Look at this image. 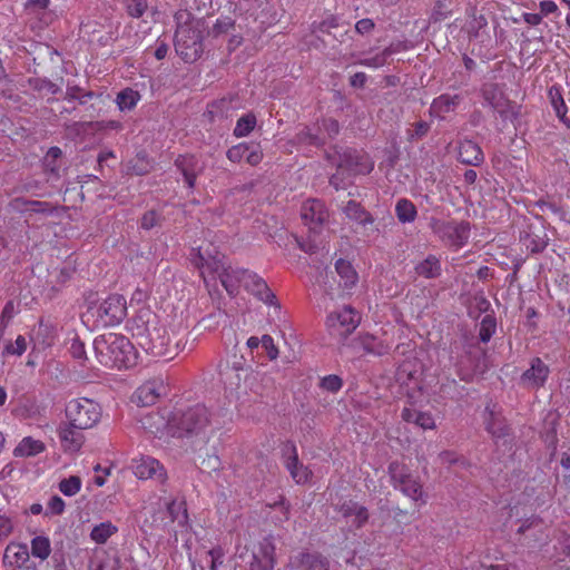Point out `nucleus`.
<instances>
[{"label":"nucleus","instance_id":"0eeeda50","mask_svg":"<svg viewBox=\"0 0 570 570\" xmlns=\"http://www.w3.org/2000/svg\"><path fill=\"white\" fill-rule=\"evenodd\" d=\"M391 483L395 490L412 499L417 507L426 504L428 495L417 476H414L411 469L400 461H392L387 466Z\"/></svg>","mask_w":570,"mask_h":570},{"label":"nucleus","instance_id":"f704fd0d","mask_svg":"<svg viewBox=\"0 0 570 570\" xmlns=\"http://www.w3.org/2000/svg\"><path fill=\"white\" fill-rule=\"evenodd\" d=\"M395 214L401 223H412L416 218L417 210L411 200L401 198L396 203Z\"/></svg>","mask_w":570,"mask_h":570},{"label":"nucleus","instance_id":"3c124183","mask_svg":"<svg viewBox=\"0 0 570 570\" xmlns=\"http://www.w3.org/2000/svg\"><path fill=\"white\" fill-rule=\"evenodd\" d=\"M342 386L343 380L335 374L326 375L320 382V387L331 393H337Z\"/></svg>","mask_w":570,"mask_h":570},{"label":"nucleus","instance_id":"79ce46f5","mask_svg":"<svg viewBox=\"0 0 570 570\" xmlns=\"http://www.w3.org/2000/svg\"><path fill=\"white\" fill-rule=\"evenodd\" d=\"M481 91L484 101L491 108L507 97L498 83H485Z\"/></svg>","mask_w":570,"mask_h":570},{"label":"nucleus","instance_id":"cd10ccee","mask_svg":"<svg viewBox=\"0 0 570 570\" xmlns=\"http://www.w3.org/2000/svg\"><path fill=\"white\" fill-rule=\"evenodd\" d=\"M342 210L350 220H353L363 227L374 223L373 215L356 200H348L342 207Z\"/></svg>","mask_w":570,"mask_h":570},{"label":"nucleus","instance_id":"a18cd8bd","mask_svg":"<svg viewBox=\"0 0 570 570\" xmlns=\"http://www.w3.org/2000/svg\"><path fill=\"white\" fill-rule=\"evenodd\" d=\"M17 525V520L12 515L0 513V544L12 535Z\"/></svg>","mask_w":570,"mask_h":570},{"label":"nucleus","instance_id":"9d476101","mask_svg":"<svg viewBox=\"0 0 570 570\" xmlns=\"http://www.w3.org/2000/svg\"><path fill=\"white\" fill-rule=\"evenodd\" d=\"M174 428L177 438L206 432L210 426V413L204 405H196L186 411H173Z\"/></svg>","mask_w":570,"mask_h":570},{"label":"nucleus","instance_id":"bf43d9fd","mask_svg":"<svg viewBox=\"0 0 570 570\" xmlns=\"http://www.w3.org/2000/svg\"><path fill=\"white\" fill-rule=\"evenodd\" d=\"M415 424L424 430L435 426L434 419L430 413L416 411Z\"/></svg>","mask_w":570,"mask_h":570},{"label":"nucleus","instance_id":"f3484780","mask_svg":"<svg viewBox=\"0 0 570 570\" xmlns=\"http://www.w3.org/2000/svg\"><path fill=\"white\" fill-rule=\"evenodd\" d=\"M301 217L312 232L317 233L328 220V210L322 200L308 199L302 206Z\"/></svg>","mask_w":570,"mask_h":570},{"label":"nucleus","instance_id":"b1692460","mask_svg":"<svg viewBox=\"0 0 570 570\" xmlns=\"http://www.w3.org/2000/svg\"><path fill=\"white\" fill-rule=\"evenodd\" d=\"M29 560L28 547L19 542H10L3 553L2 562L3 566L17 570L23 567Z\"/></svg>","mask_w":570,"mask_h":570},{"label":"nucleus","instance_id":"4d7b16f0","mask_svg":"<svg viewBox=\"0 0 570 570\" xmlns=\"http://www.w3.org/2000/svg\"><path fill=\"white\" fill-rule=\"evenodd\" d=\"M488 24V20L484 16H473L472 20L469 23V33L473 38H478L480 35V31L485 28Z\"/></svg>","mask_w":570,"mask_h":570},{"label":"nucleus","instance_id":"5701e85b","mask_svg":"<svg viewBox=\"0 0 570 570\" xmlns=\"http://www.w3.org/2000/svg\"><path fill=\"white\" fill-rule=\"evenodd\" d=\"M458 160L464 165L478 167L484 161V154L475 141L462 139L459 141Z\"/></svg>","mask_w":570,"mask_h":570},{"label":"nucleus","instance_id":"473e14b6","mask_svg":"<svg viewBox=\"0 0 570 570\" xmlns=\"http://www.w3.org/2000/svg\"><path fill=\"white\" fill-rule=\"evenodd\" d=\"M460 100L461 99L458 95H441L433 100L430 107V115L442 118L443 114L453 111L454 108L459 105Z\"/></svg>","mask_w":570,"mask_h":570},{"label":"nucleus","instance_id":"9b49d317","mask_svg":"<svg viewBox=\"0 0 570 570\" xmlns=\"http://www.w3.org/2000/svg\"><path fill=\"white\" fill-rule=\"evenodd\" d=\"M430 225L433 233L450 246L462 247L469 238L470 223L468 222L432 219Z\"/></svg>","mask_w":570,"mask_h":570},{"label":"nucleus","instance_id":"a211bd4d","mask_svg":"<svg viewBox=\"0 0 570 570\" xmlns=\"http://www.w3.org/2000/svg\"><path fill=\"white\" fill-rule=\"evenodd\" d=\"M335 511L350 521L355 529L363 528L370 518L368 510L351 499L340 500L335 504Z\"/></svg>","mask_w":570,"mask_h":570},{"label":"nucleus","instance_id":"603ef678","mask_svg":"<svg viewBox=\"0 0 570 570\" xmlns=\"http://www.w3.org/2000/svg\"><path fill=\"white\" fill-rule=\"evenodd\" d=\"M27 340L24 336L19 335L14 342H10L4 347V353L8 355L21 356L27 351Z\"/></svg>","mask_w":570,"mask_h":570},{"label":"nucleus","instance_id":"de8ad7c7","mask_svg":"<svg viewBox=\"0 0 570 570\" xmlns=\"http://www.w3.org/2000/svg\"><path fill=\"white\" fill-rule=\"evenodd\" d=\"M17 312L18 309L16 304L12 301L7 302L0 314V337L3 336Z\"/></svg>","mask_w":570,"mask_h":570},{"label":"nucleus","instance_id":"a19ab883","mask_svg":"<svg viewBox=\"0 0 570 570\" xmlns=\"http://www.w3.org/2000/svg\"><path fill=\"white\" fill-rule=\"evenodd\" d=\"M51 552V544L49 538L45 535H37L31 540V553L33 557L46 560Z\"/></svg>","mask_w":570,"mask_h":570},{"label":"nucleus","instance_id":"09e8293b","mask_svg":"<svg viewBox=\"0 0 570 570\" xmlns=\"http://www.w3.org/2000/svg\"><path fill=\"white\" fill-rule=\"evenodd\" d=\"M227 158L233 163H240L243 159L249 160V147L246 142L233 146L227 151Z\"/></svg>","mask_w":570,"mask_h":570},{"label":"nucleus","instance_id":"1a4fd4ad","mask_svg":"<svg viewBox=\"0 0 570 570\" xmlns=\"http://www.w3.org/2000/svg\"><path fill=\"white\" fill-rule=\"evenodd\" d=\"M102 410L99 403L88 397L69 401L66 407L68 422L78 430L96 426L101 419Z\"/></svg>","mask_w":570,"mask_h":570},{"label":"nucleus","instance_id":"37998d69","mask_svg":"<svg viewBox=\"0 0 570 570\" xmlns=\"http://www.w3.org/2000/svg\"><path fill=\"white\" fill-rule=\"evenodd\" d=\"M167 510L173 521L184 524L187 521L186 503L183 500L173 499L167 503Z\"/></svg>","mask_w":570,"mask_h":570},{"label":"nucleus","instance_id":"4468645a","mask_svg":"<svg viewBox=\"0 0 570 570\" xmlns=\"http://www.w3.org/2000/svg\"><path fill=\"white\" fill-rule=\"evenodd\" d=\"M360 314L351 306H344L340 312L327 316L326 324L331 331H337L338 335L346 338L358 326Z\"/></svg>","mask_w":570,"mask_h":570},{"label":"nucleus","instance_id":"8fccbe9b","mask_svg":"<svg viewBox=\"0 0 570 570\" xmlns=\"http://www.w3.org/2000/svg\"><path fill=\"white\" fill-rule=\"evenodd\" d=\"M430 124L423 120H420L413 125V129L407 130V140L409 141H417L424 138L430 131Z\"/></svg>","mask_w":570,"mask_h":570},{"label":"nucleus","instance_id":"58836bf2","mask_svg":"<svg viewBox=\"0 0 570 570\" xmlns=\"http://www.w3.org/2000/svg\"><path fill=\"white\" fill-rule=\"evenodd\" d=\"M521 242L531 254L542 253L548 246L547 236H539L534 233H525L524 236L521 237Z\"/></svg>","mask_w":570,"mask_h":570},{"label":"nucleus","instance_id":"2eb2a0df","mask_svg":"<svg viewBox=\"0 0 570 570\" xmlns=\"http://www.w3.org/2000/svg\"><path fill=\"white\" fill-rule=\"evenodd\" d=\"M168 392V385L160 377L141 384L134 393L132 401L140 406H150Z\"/></svg>","mask_w":570,"mask_h":570},{"label":"nucleus","instance_id":"20e7f679","mask_svg":"<svg viewBox=\"0 0 570 570\" xmlns=\"http://www.w3.org/2000/svg\"><path fill=\"white\" fill-rule=\"evenodd\" d=\"M94 350L98 362L110 368L126 370L136 365L138 353L126 336L107 333L97 336Z\"/></svg>","mask_w":570,"mask_h":570},{"label":"nucleus","instance_id":"4be33fe9","mask_svg":"<svg viewBox=\"0 0 570 570\" xmlns=\"http://www.w3.org/2000/svg\"><path fill=\"white\" fill-rule=\"evenodd\" d=\"M484 426L485 431L492 435L493 439H502L510 435L511 429L507 424L504 417L495 412L494 406L487 405L484 410Z\"/></svg>","mask_w":570,"mask_h":570},{"label":"nucleus","instance_id":"f257e3e1","mask_svg":"<svg viewBox=\"0 0 570 570\" xmlns=\"http://www.w3.org/2000/svg\"><path fill=\"white\" fill-rule=\"evenodd\" d=\"M130 331L139 346L155 357L173 358L179 351V344H171L174 331L150 308H140L132 318Z\"/></svg>","mask_w":570,"mask_h":570},{"label":"nucleus","instance_id":"ddd939ff","mask_svg":"<svg viewBox=\"0 0 570 570\" xmlns=\"http://www.w3.org/2000/svg\"><path fill=\"white\" fill-rule=\"evenodd\" d=\"M130 469L140 480L153 479L163 483L167 479V472L164 465L157 459L149 455H140L132 459Z\"/></svg>","mask_w":570,"mask_h":570},{"label":"nucleus","instance_id":"ea45409f","mask_svg":"<svg viewBox=\"0 0 570 570\" xmlns=\"http://www.w3.org/2000/svg\"><path fill=\"white\" fill-rule=\"evenodd\" d=\"M492 109L498 112L500 118L503 121L510 120L513 121L518 117V106L515 102L511 101L505 97L503 100H501L499 104L492 107Z\"/></svg>","mask_w":570,"mask_h":570},{"label":"nucleus","instance_id":"72a5a7b5","mask_svg":"<svg viewBox=\"0 0 570 570\" xmlns=\"http://www.w3.org/2000/svg\"><path fill=\"white\" fill-rule=\"evenodd\" d=\"M117 525L110 521H105L92 528L90 539L97 544H104L109 540V538L117 533Z\"/></svg>","mask_w":570,"mask_h":570},{"label":"nucleus","instance_id":"4c0bfd02","mask_svg":"<svg viewBox=\"0 0 570 570\" xmlns=\"http://www.w3.org/2000/svg\"><path fill=\"white\" fill-rule=\"evenodd\" d=\"M335 269L337 274L344 279V286L351 287L355 285L357 281V273L348 261L340 258L335 263Z\"/></svg>","mask_w":570,"mask_h":570},{"label":"nucleus","instance_id":"5fc2aeb1","mask_svg":"<svg viewBox=\"0 0 570 570\" xmlns=\"http://www.w3.org/2000/svg\"><path fill=\"white\" fill-rule=\"evenodd\" d=\"M261 347L265 351L267 357L273 361L278 357V348L274 344L272 336L265 334L261 338Z\"/></svg>","mask_w":570,"mask_h":570},{"label":"nucleus","instance_id":"338daca9","mask_svg":"<svg viewBox=\"0 0 570 570\" xmlns=\"http://www.w3.org/2000/svg\"><path fill=\"white\" fill-rule=\"evenodd\" d=\"M234 134L237 137H245L249 134V116H243L238 121L234 129Z\"/></svg>","mask_w":570,"mask_h":570},{"label":"nucleus","instance_id":"aec40b11","mask_svg":"<svg viewBox=\"0 0 570 570\" xmlns=\"http://www.w3.org/2000/svg\"><path fill=\"white\" fill-rule=\"evenodd\" d=\"M261 517L275 525H281L289 519V503L283 494H278L277 500L264 504Z\"/></svg>","mask_w":570,"mask_h":570},{"label":"nucleus","instance_id":"423d86ee","mask_svg":"<svg viewBox=\"0 0 570 570\" xmlns=\"http://www.w3.org/2000/svg\"><path fill=\"white\" fill-rule=\"evenodd\" d=\"M203 30L204 23L195 19L178 26L175 35V49L186 62H193L200 57Z\"/></svg>","mask_w":570,"mask_h":570},{"label":"nucleus","instance_id":"c756f323","mask_svg":"<svg viewBox=\"0 0 570 570\" xmlns=\"http://www.w3.org/2000/svg\"><path fill=\"white\" fill-rule=\"evenodd\" d=\"M46 450V444L32 436H24L13 449V455L16 458H30L36 456Z\"/></svg>","mask_w":570,"mask_h":570},{"label":"nucleus","instance_id":"bb28decb","mask_svg":"<svg viewBox=\"0 0 570 570\" xmlns=\"http://www.w3.org/2000/svg\"><path fill=\"white\" fill-rule=\"evenodd\" d=\"M58 436L65 452H78L85 442V435L70 423L59 430Z\"/></svg>","mask_w":570,"mask_h":570},{"label":"nucleus","instance_id":"6e6d98bb","mask_svg":"<svg viewBox=\"0 0 570 570\" xmlns=\"http://www.w3.org/2000/svg\"><path fill=\"white\" fill-rule=\"evenodd\" d=\"M147 0H129L127 11L134 18H140L147 10Z\"/></svg>","mask_w":570,"mask_h":570},{"label":"nucleus","instance_id":"7c9ffc66","mask_svg":"<svg viewBox=\"0 0 570 570\" xmlns=\"http://www.w3.org/2000/svg\"><path fill=\"white\" fill-rule=\"evenodd\" d=\"M414 271L424 278H438L442 273L441 261L438 256L430 254L425 259L415 265Z\"/></svg>","mask_w":570,"mask_h":570},{"label":"nucleus","instance_id":"e433bc0d","mask_svg":"<svg viewBox=\"0 0 570 570\" xmlns=\"http://www.w3.org/2000/svg\"><path fill=\"white\" fill-rule=\"evenodd\" d=\"M301 570H328V562L326 558L318 553H303Z\"/></svg>","mask_w":570,"mask_h":570},{"label":"nucleus","instance_id":"c85d7f7f","mask_svg":"<svg viewBox=\"0 0 570 570\" xmlns=\"http://www.w3.org/2000/svg\"><path fill=\"white\" fill-rule=\"evenodd\" d=\"M252 296H255L269 306L279 307L276 295L272 292L267 283L256 274H252Z\"/></svg>","mask_w":570,"mask_h":570},{"label":"nucleus","instance_id":"a878e982","mask_svg":"<svg viewBox=\"0 0 570 570\" xmlns=\"http://www.w3.org/2000/svg\"><path fill=\"white\" fill-rule=\"evenodd\" d=\"M354 350H362L367 354L382 356L389 353V346L372 334L365 333L352 340Z\"/></svg>","mask_w":570,"mask_h":570},{"label":"nucleus","instance_id":"f03ea898","mask_svg":"<svg viewBox=\"0 0 570 570\" xmlns=\"http://www.w3.org/2000/svg\"><path fill=\"white\" fill-rule=\"evenodd\" d=\"M223 259L224 255L213 244H204L190 254L193 265L198 268L207 286H215L219 279L227 293L235 295L246 272L227 267Z\"/></svg>","mask_w":570,"mask_h":570},{"label":"nucleus","instance_id":"dca6fc26","mask_svg":"<svg viewBox=\"0 0 570 570\" xmlns=\"http://www.w3.org/2000/svg\"><path fill=\"white\" fill-rule=\"evenodd\" d=\"M549 374V366L540 357H533L529 368L521 374L519 384L527 390H538L544 386Z\"/></svg>","mask_w":570,"mask_h":570},{"label":"nucleus","instance_id":"052dcab7","mask_svg":"<svg viewBox=\"0 0 570 570\" xmlns=\"http://www.w3.org/2000/svg\"><path fill=\"white\" fill-rule=\"evenodd\" d=\"M537 205L541 208L542 212H551L552 214L557 215L561 220L566 217V212L562 209V207L558 206L556 203L539 200Z\"/></svg>","mask_w":570,"mask_h":570},{"label":"nucleus","instance_id":"774afa93","mask_svg":"<svg viewBox=\"0 0 570 570\" xmlns=\"http://www.w3.org/2000/svg\"><path fill=\"white\" fill-rule=\"evenodd\" d=\"M159 216L156 212H147L141 218V227L144 229H150L158 224Z\"/></svg>","mask_w":570,"mask_h":570},{"label":"nucleus","instance_id":"49530a36","mask_svg":"<svg viewBox=\"0 0 570 570\" xmlns=\"http://www.w3.org/2000/svg\"><path fill=\"white\" fill-rule=\"evenodd\" d=\"M497 330V321L493 315H485L480 323L479 338L488 343Z\"/></svg>","mask_w":570,"mask_h":570},{"label":"nucleus","instance_id":"6e6552de","mask_svg":"<svg viewBox=\"0 0 570 570\" xmlns=\"http://www.w3.org/2000/svg\"><path fill=\"white\" fill-rule=\"evenodd\" d=\"M325 156L332 165L347 175L368 174L373 168L367 164V157L354 148L335 145L326 150Z\"/></svg>","mask_w":570,"mask_h":570},{"label":"nucleus","instance_id":"f8f14e48","mask_svg":"<svg viewBox=\"0 0 570 570\" xmlns=\"http://www.w3.org/2000/svg\"><path fill=\"white\" fill-rule=\"evenodd\" d=\"M142 428L158 439L177 435L174 428L173 411L149 413L141 419Z\"/></svg>","mask_w":570,"mask_h":570},{"label":"nucleus","instance_id":"7ed1b4c3","mask_svg":"<svg viewBox=\"0 0 570 570\" xmlns=\"http://www.w3.org/2000/svg\"><path fill=\"white\" fill-rule=\"evenodd\" d=\"M249 338L243 344H236L227 354L222 377L226 396L230 401L246 403L249 392Z\"/></svg>","mask_w":570,"mask_h":570},{"label":"nucleus","instance_id":"0e129e2a","mask_svg":"<svg viewBox=\"0 0 570 570\" xmlns=\"http://www.w3.org/2000/svg\"><path fill=\"white\" fill-rule=\"evenodd\" d=\"M230 28H233V22L230 21V19H218L212 29V33L214 35V37H218L227 32Z\"/></svg>","mask_w":570,"mask_h":570},{"label":"nucleus","instance_id":"c03bdc74","mask_svg":"<svg viewBox=\"0 0 570 570\" xmlns=\"http://www.w3.org/2000/svg\"><path fill=\"white\" fill-rule=\"evenodd\" d=\"M81 479L77 475H71L69 478L62 479L59 482V491L66 497H73L81 490Z\"/></svg>","mask_w":570,"mask_h":570},{"label":"nucleus","instance_id":"864d4df0","mask_svg":"<svg viewBox=\"0 0 570 570\" xmlns=\"http://www.w3.org/2000/svg\"><path fill=\"white\" fill-rule=\"evenodd\" d=\"M295 139L299 144L312 146H321L324 144V141L317 135L311 132V130L306 127L296 135Z\"/></svg>","mask_w":570,"mask_h":570},{"label":"nucleus","instance_id":"2f4dec72","mask_svg":"<svg viewBox=\"0 0 570 570\" xmlns=\"http://www.w3.org/2000/svg\"><path fill=\"white\" fill-rule=\"evenodd\" d=\"M176 166L184 175L185 181L189 188H193L198 174V161L194 156H179Z\"/></svg>","mask_w":570,"mask_h":570},{"label":"nucleus","instance_id":"e2e57ef3","mask_svg":"<svg viewBox=\"0 0 570 570\" xmlns=\"http://www.w3.org/2000/svg\"><path fill=\"white\" fill-rule=\"evenodd\" d=\"M374 28V21L368 18L361 19L355 23V31L361 36L371 33Z\"/></svg>","mask_w":570,"mask_h":570},{"label":"nucleus","instance_id":"39448f33","mask_svg":"<svg viewBox=\"0 0 570 570\" xmlns=\"http://www.w3.org/2000/svg\"><path fill=\"white\" fill-rule=\"evenodd\" d=\"M126 299L118 294L90 303L82 315L83 323L95 328L118 325L126 317Z\"/></svg>","mask_w":570,"mask_h":570},{"label":"nucleus","instance_id":"13d9d810","mask_svg":"<svg viewBox=\"0 0 570 570\" xmlns=\"http://www.w3.org/2000/svg\"><path fill=\"white\" fill-rule=\"evenodd\" d=\"M65 507H66L65 501L60 497L55 495V497L50 498V500L48 501L47 513L53 514V515H59L65 511Z\"/></svg>","mask_w":570,"mask_h":570},{"label":"nucleus","instance_id":"6ab92c4d","mask_svg":"<svg viewBox=\"0 0 570 570\" xmlns=\"http://www.w3.org/2000/svg\"><path fill=\"white\" fill-rule=\"evenodd\" d=\"M275 544L273 535L258 542L257 551L252 553V570H274Z\"/></svg>","mask_w":570,"mask_h":570},{"label":"nucleus","instance_id":"412c9836","mask_svg":"<svg viewBox=\"0 0 570 570\" xmlns=\"http://www.w3.org/2000/svg\"><path fill=\"white\" fill-rule=\"evenodd\" d=\"M485 355L484 350L480 348L476 344H470L465 350V357L470 362L469 367H464L463 358L458 364L456 373L461 381L466 383L473 380L474 374L479 371L480 360Z\"/></svg>","mask_w":570,"mask_h":570},{"label":"nucleus","instance_id":"680f3d73","mask_svg":"<svg viewBox=\"0 0 570 570\" xmlns=\"http://www.w3.org/2000/svg\"><path fill=\"white\" fill-rule=\"evenodd\" d=\"M450 11L446 7V0H436L433 9L434 21H440L449 16Z\"/></svg>","mask_w":570,"mask_h":570},{"label":"nucleus","instance_id":"393cba45","mask_svg":"<svg viewBox=\"0 0 570 570\" xmlns=\"http://www.w3.org/2000/svg\"><path fill=\"white\" fill-rule=\"evenodd\" d=\"M285 466L297 484L307 483L313 475L312 471L298 460L297 450L294 444L289 446V453L285 459Z\"/></svg>","mask_w":570,"mask_h":570},{"label":"nucleus","instance_id":"c9c22d12","mask_svg":"<svg viewBox=\"0 0 570 570\" xmlns=\"http://www.w3.org/2000/svg\"><path fill=\"white\" fill-rule=\"evenodd\" d=\"M140 100L138 91L126 88L121 90L116 98V104L121 111L134 109Z\"/></svg>","mask_w":570,"mask_h":570},{"label":"nucleus","instance_id":"69168bd1","mask_svg":"<svg viewBox=\"0 0 570 570\" xmlns=\"http://www.w3.org/2000/svg\"><path fill=\"white\" fill-rule=\"evenodd\" d=\"M322 127L324 131L328 135L330 138H334L340 132V124L335 119H324L322 121Z\"/></svg>","mask_w":570,"mask_h":570}]
</instances>
